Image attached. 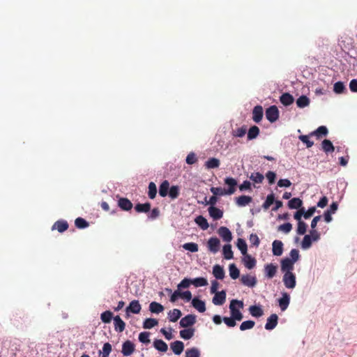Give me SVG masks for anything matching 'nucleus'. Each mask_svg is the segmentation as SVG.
I'll return each mask as SVG.
<instances>
[{
  "mask_svg": "<svg viewBox=\"0 0 357 357\" xmlns=\"http://www.w3.org/2000/svg\"><path fill=\"white\" fill-rule=\"evenodd\" d=\"M236 305H238L239 307H243V303L241 301L232 300L229 305V310L231 316L236 321H241L243 318L242 312L236 307Z\"/></svg>",
  "mask_w": 357,
  "mask_h": 357,
  "instance_id": "1",
  "label": "nucleus"
},
{
  "mask_svg": "<svg viewBox=\"0 0 357 357\" xmlns=\"http://www.w3.org/2000/svg\"><path fill=\"white\" fill-rule=\"evenodd\" d=\"M282 280L288 289H294L296 287V276L292 272L284 273Z\"/></svg>",
  "mask_w": 357,
  "mask_h": 357,
  "instance_id": "2",
  "label": "nucleus"
},
{
  "mask_svg": "<svg viewBox=\"0 0 357 357\" xmlns=\"http://www.w3.org/2000/svg\"><path fill=\"white\" fill-rule=\"evenodd\" d=\"M266 117L271 123L276 121L279 118V111L278 107L275 105L269 107L266 110Z\"/></svg>",
  "mask_w": 357,
  "mask_h": 357,
  "instance_id": "3",
  "label": "nucleus"
},
{
  "mask_svg": "<svg viewBox=\"0 0 357 357\" xmlns=\"http://www.w3.org/2000/svg\"><path fill=\"white\" fill-rule=\"evenodd\" d=\"M208 250L213 253H217L220 248V241L217 237H211L207 242Z\"/></svg>",
  "mask_w": 357,
  "mask_h": 357,
  "instance_id": "4",
  "label": "nucleus"
},
{
  "mask_svg": "<svg viewBox=\"0 0 357 357\" xmlns=\"http://www.w3.org/2000/svg\"><path fill=\"white\" fill-rule=\"evenodd\" d=\"M135 350V345L130 340H126L123 343L121 353L124 356H129L132 355Z\"/></svg>",
  "mask_w": 357,
  "mask_h": 357,
  "instance_id": "5",
  "label": "nucleus"
},
{
  "mask_svg": "<svg viewBox=\"0 0 357 357\" xmlns=\"http://www.w3.org/2000/svg\"><path fill=\"white\" fill-rule=\"evenodd\" d=\"M196 322V316L194 314H188L183 317L180 321V326L183 328H188L194 325Z\"/></svg>",
  "mask_w": 357,
  "mask_h": 357,
  "instance_id": "6",
  "label": "nucleus"
},
{
  "mask_svg": "<svg viewBox=\"0 0 357 357\" xmlns=\"http://www.w3.org/2000/svg\"><path fill=\"white\" fill-rule=\"evenodd\" d=\"M218 233L224 241L230 242L232 240V234L230 230L226 227H220Z\"/></svg>",
  "mask_w": 357,
  "mask_h": 357,
  "instance_id": "7",
  "label": "nucleus"
},
{
  "mask_svg": "<svg viewBox=\"0 0 357 357\" xmlns=\"http://www.w3.org/2000/svg\"><path fill=\"white\" fill-rule=\"evenodd\" d=\"M225 183L229 186V188L226 190L227 195H232L236 192V187L237 185V181L232 177H227L225 179Z\"/></svg>",
  "mask_w": 357,
  "mask_h": 357,
  "instance_id": "8",
  "label": "nucleus"
},
{
  "mask_svg": "<svg viewBox=\"0 0 357 357\" xmlns=\"http://www.w3.org/2000/svg\"><path fill=\"white\" fill-rule=\"evenodd\" d=\"M294 262L289 258H284L281 261V270L282 272H292L294 270Z\"/></svg>",
  "mask_w": 357,
  "mask_h": 357,
  "instance_id": "9",
  "label": "nucleus"
},
{
  "mask_svg": "<svg viewBox=\"0 0 357 357\" xmlns=\"http://www.w3.org/2000/svg\"><path fill=\"white\" fill-rule=\"evenodd\" d=\"M142 310L141 305L139 301L137 300L132 301L129 305L126 307V312L128 314L129 312H132L133 314H138Z\"/></svg>",
  "mask_w": 357,
  "mask_h": 357,
  "instance_id": "10",
  "label": "nucleus"
},
{
  "mask_svg": "<svg viewBox=\"0 0 357 357\" xmlns=\"http://www.w3.org/2000/svg\"><path fill=\"white\" fill-rule=\"evenodd\" d=\"M226 301V293L225 291L215 293L213 298V303L215 305H222Z\"/></svg>",
  "mask_w": 357,
  "mask_h": 357,
  "instance_id": "11",
  "label": "nucleus"
},
{
  "mask_svg": "<svg viewBox=\"0 0 357 357\" xmlns=\"http://www.w3.org/2000/svg\"><path fill=\"white\" fill-rule=\"evenodd\" d=\"M241 281L244 285L250 287H253L257 284L256 278L248 274L242 275Z\"/></svg>",
  "mask_w": 357,
  "mask_h": 357,
  "instance_id": "12",
  "label": "nucleus"
},
{
  "mask_svg": "<svg viewBox=\"0 0 357 357\" xmlns=\"http://www.w3.org/2000/svg\"><path fill=\"white\" fill-rule=\"evenodd\" d=\"M278 317L276 314H272L268 319L265 325L266 330L271 331L275 328L278 324Z\"/></svg>",
  "mask_w": 357,
  "mask_h": 357,
  "instance_id": "13",
  "label": "nucleus"
},
{
  "mask_svg": "<svg viewBox=\"0 0 357 357\" xmlns=\"http://www.w3.org/2000/svg\"><path fill=\"white\" fill-rule=\"evenodd\" d=\"M243 256V263L244 266L248 269L253 268L256 266V259L248 253Z\"/></svg>",
  "mask_w": 357,
  "mask_h": 357,
  "instance_id": "14",
  "label": "nucleus"
},
{
  "mask_svg": "<svg viewBox=\"0 0 357 357\" xmlns=\"http://www.w3.org/2000/svg\"><path fill=\"white\" fill-rule=\"evenodd\" d=\"M172 351L176 355H180L184 349V344L183 342L176 340L170 344Z\"/></svg>",
  "mask_w": 357,
  "mask_h": 357,
  "instance_id": "15",
  "label": "nucleus"
},
{
  "mask_svg": "<svg viewBox=\"0 0 357 357\" xmlns=\"http://www.w3.org/2000/svg\"><path fill=\"white\" fill-rule=\"evenodd\" d=\"M263 118V108L261 105H257L252 110V119L256 123H259Z\"/></svg>",
  "mask_w": 357,
  "mask_h": 357,
  "instance_id": "16",
  "label": "nucleus"
},
{
  "mask_svg": "<svg viewBox=\"0 0 357 357\" xmlns=\"http://www.w3.org/2000/svg\"><path fill=\"white\" fill-rule=\"evenodd\" d=\"M272 251L275 256H280L283 252V243L281 241L275 240L272 243Z\"/></svg>",
  "mask_w": 357,
  "mask_h": 357,
  "instance_id": "17",
  "label": "nucleus"
},
{
  "mask_svg": "<svg viewBox=\"0 0 357 357\" xmlns=\"http://www.w3.org/2000/svg\"><path fill=\"white\" fill-rule=\"evenodd\" d=\"M252 201V197L247 195H241L238 197H236L235 199V202L236 205L240 207L248 205Z\"/></svg>",
  "mask_w": 357,
  "mask_h": 357,
  "instance_id": "18",
  "label": "nucleus"
},
{
  "mask_svg": "<svg viewBox=\"0 0 357 357\" xmlns=\"http://www.w3.org/2000/svg\"><path fill=\"white\" fill-rule=\"evenodd\" d=\"M209 215L211 218H213L214 220H219L222 218L223 212L220 208L211 206L208 208Z\"/></svg>",
  "mask_w": 357,
  "mask_h": 357,
  "instance_id": "19",
  "label": "nucleus"
},
{
  "mask_svg": "<svg viewBox=\"0 0 357 357\" xmlns=\"http://www.w3.org/2000/svg\"><path fill=\"white\" fill-rule=\"evenodd\" d=\"M114 326L115 331L119 333L123 332L126 328L125 322L119 315L114 317Z\"/></svg>",
  "mask_w": 357,
  "mask_h": 357,
  "instance_id": "20",
  "label": "nucleus"
},
{
  "mask_svg": "<svg viewBox=\"0 0 357 357\" xmlns=\"http://www.w3.org/2000/svg\"><path fill=\"white\" fill-rule=\"evenodd\" d=\"M68 228V223L66 220H58L52 226V229H56L59 232L62 233Z\"/></svg>",
  "mask_w": 357,
  "mask_h": 357,
  "instance_id": "21",
  "label": "nucleus"
},
{
  "mask_svg": "<svg viewBox=\"0 0 357 357\" xmlns=\"http://www.w3.org/2000/svg\"><path fill=\"white\" fill-rule=\"evenodd\" d=\"M192 305L199 312H204L206 311V305L204 301L199 299L198 298H194L192 299Z\"/></svg>",
  "mask_w": 357,
  "mask_h": 357,
  "instance_id": "22",
  "label": "nucleus"
},
{
  "mask_svg": "<svg viewBox=\"0 0 357 357\" xmlns=\"http://www.w3.org/2000/svg\"><path fill=\"white\" fill-rule=\"evenodd\" d=\"M290 302V296L287 293H283L282 297L278 300L279 305L281 310L284 311L289 306Z\"/></svg>",
  "mask_w": 357,
  "mask_h": 357,
  "instance_id": "23",
  "label": "nucleus"
},
{
  "mask_svg": "<svg viewBox=\"0 0 357 357\" xmlns=\"http://www.w3.org/2000/svg\"><path fill=\"white\" fill-rule=\"evenodd\" d=\"M328 129L324 126H319L317 130L311 132L310 135L315 136L317 139H320L323 137H325L328 135Z\"/></svg>",
  "mask_w": 357,
  "mask_h": 357,
  "instance_id": "24",
  "label": "nucleus"
},
{
  "mask_svg": "<svg viewBox=\"0 0 357 357\" xmlns=\"http://www.w3.org/2000/svg\"><path fill=\"white\" fill-rule=\"evenodd\" d=\"M118 206L123 211H130L132 208V202L127 198L121 197L118 200Z\"/></svg>",
  "mask_w": 357,
  "mask_h": 357,
  "instance_id": "25",
  "label": "nucleus"
},
{
  "mask_svg": "<svg viewBox=\"0 0 357 357\" xmlns=\"http://www.w3.org/2000/svg\"><path fill=\"white\" fill-rule=\"evenodd\" d=\"M280 100L284 106H289L294 102V99L289 93H284L280 96Z\"/></svg>",
  "mask_w": 357,
  "mask_h": 357,
  "instance_id": "26",
  "label": "nucleus"
},
{
  "mask_svg": "<svg viewBox=\"0 0 357 357\" xmlns=\"http://www.w3.org/2000/svg\"><path fill=\"white\" fill-rule=\"evenodd\" d=\"M213 274L216 279L222 280L225 278V271L220 265H215L213 268Z\"/></svg>",
  "mask_w": 357,
  "mask_h": 357,
  "instance_id": "27",
  "label": "nucleus"
},
{
  "mask_svg": "<svg viewBox=\"0 0 357 357\" xmlns=\"http://www.w3.org/2000/svg\"><path fill=\"white\" fill-rule=\"evenodd\" d=\"M195 222L203 230L207 229L209 227L207 220L202 215H198L195 219Z\"/></svg>",
  "mask_w": 357,
  "mask_h": 357,
  "instance_id": "28",
  "label": "nucleus"
},
{
  "mask_svg": "<svg viewBox=\"0 0 357 357\" xmlns=\"http://www.w3.org/2000/svg\"><path fill=\"white\" fill-rule=\"evenodd\" d=\"M169 190V183L168 181L165 180L160 184V185L159 187V195L161 197H165L168 195Z\"/></svg>",
  "mask_w": 357,
  "mask_h": 357,
  "instance_id": "29",
  "label": "nucleus"
},
{
  "mask_svg": "<svg viewBox=\"0 0 357 357\" xmlns=\"http://www.w3.org/2000/svg\"><path fill=\"white\" fill-rule=\"evenodd\" d=\"M265 272H266V275L268 278H273L276 274L277 266H275L273 264H267L265 266Z\"/></svg>",
  "mask_w": 357,
  "mask_h": 357,
  "instance_id": "30",
  "label": "nucleus"
},
{
  "mask_svg": "<svg viewBox=\"0 0 357 357\" xmlns=\"http://www.w3.org/2000/svg\"><path fill=\"white\" fill-rule=\"evenodd\" d=\"M321 147L326 153H332L335 150V147L329 139H324L321 142Z\"/></svg>",
  "mask_w": 357,
  "mask_h": 357,
  "instance_id": "31",
  "label": "nucleus"
},
{
  "mask_svg": "<svg viewBox=\"0 0 357 357\" xmlns=\"http://www.w3.org/2000/svg\"><path fill=\"white\" fill-rule=\"evenodd\" d=\"M182 314L180 310L174 309L170 310L168 313V318L170 321L176 322L181 317Z\"/></svg>",
  "mask_w": 357,
  "mask_h": 357,
  "instance_id": "32",
  "label": "nucleus"
},
{
  "mask_svg": "<svg viewBox=\"0 0 357 357\" xmlns=\"http://www.w3.org/2000/svg\"><path fill=\"white\" fill-rule=\"evenodd\" d=\"M151 204L149 202L144 204H137L135 206V209L137 213H148L151 210Z\"/></svg>",
  "mask_w": 357,
  "mask_h": 357,
  "instance_id": "33",
  "label": "nucleus"
},
{
  "mask_svg": "<svg viewBox=\"0 0 357 357\" xmlns=\"http://www.w3.org/2000/svg\"><path fill=\"white\" fill-rule=\"evenodd\" d=\"M154 347L162 352H166L168 349L167 344L162 340H155L153 342Z\"/></svg>",
  "mask_w": 357,
  "mask_h": 357,
  "instance_id": "34",
  "label": "nucleus"
},
{
  "mask_svg": "<svg viewBox=\"0 0 357 357\" xmlns=\"http://www.w3.org/2000/svg\"><path fill=\"white\" fill-rule=\"evenodd\" d=\"M303 202L300 198L294 197L288 202V206L291 209H298L301 207Z\"/></svg>",
  "mask_w": 357,
  "mask_h": 357,
  "instance_id": "35",
  "label": "nucleus"
},
{
  "mask_svg": "<svg viewBox=\"0 0 357 357\" xmlns=\"http://www.w3.org/2000/svg\"><path fill=\"white\" fill-rule=\"evenodd\" d=\"M149 310L152 313L158 314L164 310V307L160 303L153 301L149 305Z\"/></svg>",
  "mask_w": 357,
  "mask_h": 357,
  "instance_id": "36",
  "label": "nucleus"
},
{
  "mask_svg": "<svg viewBox=\"0 0 357 357\" xmlns=\"http://www.w3.org/2000/svg\"><path fill=\"white\" fill-rule=\"evenodd\" d=\"M249 312L252 317H260L263 315L264 312L259 306L251 305L249 307Z\"/></svg>",
  "mask_w": 357,
  "mask_h": 357,
  "instance_id": "37",
  "label": "nucleus"
},
{
  "mask_svg": "<svg viewBox=\"0 0 357 357\" xmlns=\"http://www.w3.org/2000/svg\"><path fill=\"white\" fill-rule=\"evenodd\" d=\"M220 160L215 158H211L205 162V167L207 169L218 168L220 166Z\"/></svg>",
  "mask_w": 357,
  "mask_h": 357,
  "instance_id": "38",
  "label": "nucleus"
},
{
  "mask_svg": "<svg viewBox=\"0 0 357 357\" xmlns=\"http://www.w3.org/2000/svg\"><path fill=\"white\" fill-rule=\"evenodd\" d=\"M259 128L257 126H252L248 130V139L252 140L259 135Z\"/></svg>",
  "mask_w": 357,
  "mask_h": 357,
  "instance_id": "39",
  "label": "nucleus"
},
{
  "mask_svg": "<svg viewBox=\"0 0 357 357\" xmlns=\"http://www.w3.org/2000/svg\"><path fill=\"white\" fill-rule=\"evenodd\" d=\"M195 333L194 328L183 329L180 331V336L184 340H190L192 338Z\"/></svg>",
  "mask_w": 357,
  "mask_h": 357,
  "instance_id": "40",
  "label": "nucleus"
},
{
  "mask_svg": "<svg viewBox=\"0 0 357 357\" xmlns=\"http://www.w3.org/2000/svg\"><path fill=\"white\" fill-rule=\"evenodd\" d=\"M158 324L157 319L153 318H147L143 323V327L146 329H150Z\"/></svg>",
  "mask_w": 357,
  "mask_h": 357,
  "instance_id": "41",
  "label": "nucleus"
},
{
  "mask_svg": "<svg viewBox=\"0 0 357 357\" xmlns=\"http://www.w3.org/2000/svg\"><path fill=\"white\" fill-rule=\"evenodd\" d=\"M229 271L230 277L236 280L239 277L240 271L234 264H231L229 266Z\"/></svg>",
  "mask_w": 357,
  "mask_h": 357,
  "instance_id": "42",
  "label": "nucleus"
},
{
  "mask_svg": "<svg viewBox=\"0 0 357 357\" xmlns=\"http://www.w3.org/2000/svg\"><path fill=\"white\" fill-rule=\"evenodd\" d=\"M222 251L225 259H231L234 257L231 245L230 244L225 245Z\"/></svg>",
  "mask_w": 357,
  "mask_h": 357,
  "instance_id": "43",
  "label": "nucleus"
},
{
  "mask_svg": "<svg viewBox=\"0 0 357 357\" xmlns=\"http://www.w3.org/2000/svg\"><path fill=\"white\" fill-rule=\"evenodd\" d=\"M310 104V99L305 96H300L296 100V105L300 108H303L308 106Z\"/></svg>",
  "mask_w": 357,
  "mask_h": 357,
  "instance_id": "44",
  "label": "nucleus"
},
{
  "mask_svg": "<svg viewBox=\"0 0 357 357\" xmlns=\"http://www.w3.org/2000/svg\"><path fill=\"white\" fill-rule=\"evenodd\" d=\"M275 202V195L273 193L268 195L266 197L265 202L262 204V207L264 210H267Z\"/></svg>",
  "mask_w": 357,
  "mask_h": 357,
  "instance_id": "45",
  "label": "nucleus"
},
{
  "mask_svg": "<svg viewBox=\"0 0 357 357\" xmlns=\"http://www.w3.org/2000/svg\"><path fill=\"white\" fill-rule=\"evenodd\" d=\"M312 136L313 135H310V134L307 135H301L298 136V139L303 143L305 144L307 148H311L314 145V142L311 141L310 137Z\"/></svg>",
  "mask_w": 357,
  "mask_h": 357,
  "instance_id": "46",
  "label": "nucleus"
},
{
  "mask_svg": "<svg viewBox=\"0 0 357 357\" xmlns=\"http://www.w3.org/2000/svg\"><path fill=\"white\" fill-rule=\"evenodd\" d=\"M185 357H200V351L196 347L188 349L185 351Z\"/></svg>",
  "mask_w": 357,
  "mask_h": 357,
  "instance_id": "47",
  "label": "nucleus"
},
{
  "mask_svg": "<svg viewBox=\"0 0 357 357\" xmlns=\"http://www.w3.org/2000/svg\"><path fill=\"white\" fill-rule=\"evenodd\" d=\"M112 318L113 313L109 310H107L100 314V319L105 324L110 323Z\"/></svg>",
  "mask_w": 357,
  "mask_h": 357,
  "instance_id": "48",
  "label": "nucleus"
},
{
  "mask_svg": "<svg viewBox=\"0 0 357 357\" xmlns=\"http://www.w3.org/2000/svg\"><path fill=\"white\" fill-rule=\"evenodd\" d=\"M179 187L178 185H172L169 188V196L171 199H175L179 196Z\"/></svg>",
  "mask_w": 357,
  "mask_h": 357,
  "instance_id": "49",
  "label": "nucleus"
},
{
  "mask_svg": "<svg viewBox=\"0 0 357 357\" xmlns=\"http://www.w3.org/2000/svg\"><path fill=\"white\" fill-rule=\"evenodd\" d=\"M237 247L241 252L242 255L247 254L248 246L246 242L243 238H238L237 240Z\"/></svg>",
  "mask_w": 357,
  "mask_h": 357,
  "instance_id": "50",
  "label": "nucleus"
},
{
  "mask_svg": "<svg viewBox=\"0 0 357 357\" xmlns=\"http://www.w3.org/2000/svg\"><path fill=\"white\" fill-rule=\"evenodd\" d=\"M250 178L256 183H261L264 181V176L259 172H254L251 174Z\"/></svg>",
  "mask_w": 357,
  "mask_h": 357,
  "instance_id": "51",
  "label": "nucleus"
},
{
  "mask_svg": "<svg viewBox=\"0 0 357 357\" xmlns=\"http://www.w3.org/2000/svg\"><path fill=\"white\" fill-rule=\"evenodd\" d=\"M157 194V187L153 182H151L149 184V192L148 195L150 199H153L155 197Z\"/></svg>",
  "mask_w": 357,
  "mask_h": 357,
  "instance_id": "52",
  "label": "nucleus"
},
{
  "mask_svg": "<svg viewBox=\"0 0 357 357\" xmlns=\"http://www.w3.org/2000/svg\"><path fill=\"white\" fill-rule=\"evenodd\" d=\"M192 284L195 285V287H203L208 284V282L206 279L204 278H197L192 280Z\"/></svg>",
  "mask_w": 357,
  "mask_h": 357,
  "instance_id": "53",
  "label": "nucleus"
},
{
  "mask_svg": "<svg viewBox=\"0 0 357 357\" xmlns=\"http://www.w3.org/2000/svg\"><path fill=\"white\" fill-rule=\"evenodd\" d=\"M255 322L254 321H252V320L245 321L242 322L241 324L240 325V330L245 331V330L252 329L255 326Z\"/></svg>",
  "mask_w": 357,
  "mask_h": 357,
  "instance_id": "54",
  "label": "nucleus"
},
{
  "mask_svg": "<svg viewBox=\"0 0 357 357\" xmlns=\"http://www.w3.org/2000/svg\"><path fill=\"white\" fill-rule=\"evenodd\" d=\"M183 248L185 250L190 251L192 252H196L199 250L198 245L195 243H186L183 245Z\"/></svg>",
  "mask_w": 357,
  "mask_h": 357,
  "instance_id": "55",
  "label": "nucleus"
},
{
  "mask_svg": "<svg viewBox=\"0 0 357 357\" xmlns=\"http://www.w3.org/2000/svg\"><path fill=\"white\" fill-rule=\"evenodd\" d=\"M75 225L79 229H84L89 226L88 222L82 218H77L75 221Z\"/></svg>",
  "mask_w": 357,
  "mask_h": 357,
  "instance_id": "56",
  "label": "nucleus"
},
{
  "mask_svg": "<svg viewBox=\"0 0 357 357\" xmlns=\"http://www.w3.org/2000/svg\"><path fill=\"white\" fill-rule=\"evenodd\" d=\"M345 90H346V88H345L343 82H337L335 83L334 86H333V91L335 93H336L337 94L342 93L344 92Z\"/></svg>",
  "mask_w": 357,
  "mask_h": 357,
  "instance_id": "57",
  "label": "nucleus"
},
{
  "mask_svg": "<svg viewBox=\"0 0 357 357\" xmlns=\"http://www.w3.org/2000/svg\"><path fill=\"white\" fill-rule=\"evenodd\" d=\"M307 224L303 221H299L298 222V227H297V234L299 235H303L305 234L307 231Z\"/></svg>",
  "mask_w": 357,
  "mask_h": 357,
  "instance_id": "58",
  "label": "nucleus"
},
{
  "mask_svg": "<svg viewBox=\"0 0 357 357\" xmlns=\"http://www.w3.org/2000/svg\"><path fill=\"white\" fill-rule=\"evenodd\" d=\"M149 332H142L139 335V340L144 344H149L150 342L149 340Z\"/></svg>",
  "mask_w": 357,
  "mask_h": 357,
  "instance_id": "59",
  "label": "nucleus"
},
{
  "mask_svg": "<svg viewBox=\"0 0 357 357\" xmlns=\"http://www.w3.org/2000/svg\"><path fill=\"white\" fill-rule=\"evenodd\" d=\"M211 191L215 196H217V195L222 196V195H227L226 193V190L223 189L220 187H212L211 188Z\"/></svg>",
  "mask_w": 357,
  "mask_h": 357,
  "instance_id": "60",
  "label": "nucleus"
},
{
  "mask_svg": "<svg viewBox=\"0 0 357 357\" xmlns=\"http://www.w3.org/2000/svg\"><path fill=\"white\" fill-rule=\"evenodd\" d=\"M247 131L246 126H242L233 131L232 134L234 137H243Z\"/></svg>",
  "mask_w": 357,
  "mask_h": 357,
  "instance_id": "61",
  "label": "nucleus"
},
{
  "mask_svg": "<svg viewBox=\"0 0 357 357\" xmlns=\"http://www.w3.org/2000/svg\"><path fill=\"white\" fill-rule=\"evenodd\" d=\"M312 238L310 235H305L302 241V248L307 249L312 245Z\"/></svg>",
  "mask_w": 357,
  "mask_h": 357,
  "instance_id": "62",
  "label": "nucleus"
},
{
  "mask_svg": "<svg viewBox=\"0 0 357 357\" xmlns=\"http://www.w3.org/2000/svg\"><path fill=\"white\" fill-rule=\"evenodd\" d=\"M185 161H186V163L188 165H193V164L196 163L197 161L196 155L193 152L190 153L187 155Z\"/></svg>",
  "mask_w": 357,
  "mask_h": 357,
  "instance_id": "63",
  "label": "nucleus"
},
{
  "mask_svg": "<svg viewBox=\"0 0 357 357\" xmlns=\"http://www.w3.org/2000/svg\"><path fill=\"white\" fill-rule=\"evenodd\" d=\"M291 229H292V225L289 222L282 224V225H280L278 227L279 231H282L286 234L290 232Z\"/></svg>",
  "mask_w": 357,
  "mask_h": 357,
  "instance_id": "64",
  "label": "nucleus"
}]
</instances>
